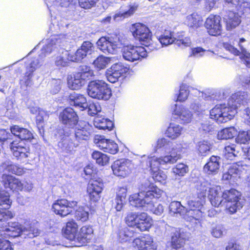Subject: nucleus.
<instances>
[{
  "label": "nucleus",
  "mask_w": 250,
  "mask_h": 250,
  "mask_svg": "<svg viewBox=\"0 0 250 250\" xmlns=\"http://www.w3.org/2000/svg\"><path fill=\"white\" fill-rule=\"evenodd\" d=\"M86 54L81 48H79L75 53H70V61L78 62L83 59Z\"/></svg>",
  "instance_id": "69168bd1"
},
{
  "label": "nucleus",
  "mask_w": 250,
  "mask_h": 250,
  "mask_svg": "<svg viewBox=\"0 0 250 250\" xmlns=\"http://www.w3.org/2000/svg\"><path fill=\"white\" fill-rule=\"evenodd\" d=\"M211 145L208 141H202L198 143L197 149L198 152L202 156H205L208 154Z\"/></svg>",
  "instance_id": "6e6d98bb"
},
{
  "label": "nucleus",
  "mask_w": 250,
  "mask_h": 250,
  "mask_svg": "<svg viewBox=\"0 0 250 250\" xmlns=\"http://www.w3.org/2000/svg\"><path fill=\"white\" fill-rule=\"evenodd\" d=\"M246 104L245 96L240 93L233 94L228 101V106L218 104L210 111L211 119L218 123H223L231 120L237 112V109Z\"/></svg>",
  "instance_id": "f257e3e1"
},
{
  "label": "nucleus",
  "mask_w": 250,
  "mask_h": 250,
  "mask_svg": "<svg viewBox=\"0 0 250 250\" xmlns=\"http://www.w3.org/2000/svg\"><path fill=\"white\" fill-rule=\"evenodd\" d=\"M221 18L219 16L210 15L206 19L205 26L208 33L211 36L220 35L222 31Z\"/></svg>",
  "instance_id": "4468645a"
},
{
  "label": "nucleus",
  "mask_w": 250,
  "mask_h": 250,
  "mask_svg": "<svg viewBox=\"0 0 250 250\" xmlns=\"http://www.w3.org/2000/svg\"><path fill=\"white\" fill-rule=\"evenodd\" d=\"M238 152V150H236L235 145L231 144L225 146L224 156L228 160H232Z\"/></svg>",
  "instance_id": "49530a36"
},
{
  "label": "nucleus",
  "mask_w": 250,
  "mask_h": 250,
  "mask_svg": "<svg viewBox=\"0 0 250 250\" xmlns=\"http://www.w3.org/2000/svg\"><path fill=\"white\" fill-rule=\"evenodd\" d=\"M226 20L227 28L231 30L238 25L240 23V18L233 13H230Z\"/></svg>",
  "instance_id": "c03bdc74"
},
{
  "label": "nucleus",
  "mask_w": 250,
  "mask_h": 250,
  "mask_svg": "<svg viewBox=\"0 0 250 250\" xmlns=\"http://www.w3.org/2000/svg\"><path fill=\"white\" fill-rule=\"evenodd\" d=\"M153 224L151 217L146 212H140L136 229L143 231L148 230Z\"/></svg>",
  "instance_id": "cd10ccee"
},
{
  "label": "nucleus",
  "mask_w": 250,
  "mask_h": 250,
  "mask_svg": "<svg viewBox=\"0 0 250 250\" xmlns=\"http://www.w3.org/2000/svg\"><path fill=\"white\" fill-rule=\"evenodd\" d=\"M189 94L188 87L185 84H182L180 86L179 93L177 97L176 101L184 102L188 97Z\"/></svg>",
  "instance_id": "052dcab7"
},
{
  "label": "nucleus",
  "mask_w": 250,
  "mask_h": 250,
  "mask_svg": "<svg viewBox=\"0 0 250 250\" xmlns=\"http://www.w3.org/2000/svg\"><path fill=\"white\" fill-rule=\"evenodd\" d=\"M158 40L163 45L165 46L175 43V38L173 37V34L169 31L161 36Z\"/></svg>",
  "instance_id": "8fccbe9b"
},
{
  "label": "nucleus",
  "mask_w": 250,
  "mask_h": 250,
  "mask_svg": "<svg viewBox=\"0 0 250 250\" xmlns=\"http://www.w3.org/2000/svg\"><path fill=\"white\" fill-rule=\"evenodd\" d=\"M75 137L78 142L88 139L91 132V126L85 122H80L75 131Z\"/></svg>",
  "instance_id": "5701e85b"
},
{
  "label": "nucleus",
  "mask_w": 250,
  "mask_h": 250,
  "mask_svg": "<svg viewBox=\"0 0 250 250\" xmlns=\"http://www.w3.org/2000/svg\"><path fill=\"white\" fill-rule=\"evenodd\" d=\"M59 119L62 124L72 127L78 122V116L76 112L71 108H66L60 112Z\"/></svg>",
  "instance_id": "aec40b11"
},
{
  "label": "nucleus",
  "mask_w": 250,
  "mask_h": 250,
  "mask_svg": "<svg viewBox=\"0 0 250 250\" xmlns=\"http://www.w3.org/2000/svg\"><path fill=\"white\" fill-rule=\"evenodd\" d=\"M133 245L138 250H156L157 249L153 238L148 235L135 238L133 241Z\"/></svg>",
  "instance_id": "6ab92c4d"
},
{
  "label": "nucleus",
  "mask_w": 250,
  "mask_h": 250,
  "mask_svg": "<svg viewBox=\"0 0 250 250\" xmlns=\"http://www.w3.org/2000/svg\"><path fill=\"white\" fill-rule=\"evenodd\" d=\"M89 213L83 207H79L75 211V217L77 220L85 222L88 219Z\"/></svg>",
  "instance_id": "bf43d9fd"
},
{
  "label": "nucleus",
  "mask_w": 250,
  "mask_h": 250,
  "mask_svg": "<svg viewBox=\"0 0 250 250\" xmlns=\"http://www.w3.org/2000/svg\"><path fill=\"white\" fill-rule=\"evenodd\" d=\"M236 131L233 127L226 128L219 131L217 135L219 139H229L232 138Z\"/></svg>",
  "instance_id": "a18cd8bd"
},
{
  "label": "nucleus",
  "mask_w": 250,
  "mask_h": 250,
  "mask_svg": "<svg viewBox=\"0 0 250 250\" xmlns=\"http://www.w3.org/2000/svg\"><path fill=\"white\" fill-rule=\"evenodd\" d=\"M137 7L134 6H130L128 9L124 11H120L117 12L114 16L113 19L115 21L127 18L132 16L136 11Z\"/></svg>",
  "instance_id": "ea45409f"
},
{
  "label": "nucleus",
  "mask_w": 250,
  "mask_h": 250,
  "mask_svg": "<svg viewBox=\"0 0 250 250\" xmlns=\"http://www.w3.org/2000/svg\"><path fill=\"white\" fill-rule=\"evenodd\" d=\"M134 232L128 228L125 227L120 229L117 232V238L121 243L129 241L134 236Z\"/></svg>",
  "instance_id": "c9c22d12"
},
{
  "label": "nucleus",
  "mask_w": 250,
  "mask_h": 250,
  "mask_svg": "<svg viewBox=\"0 0 250 250\" xmlns=\"http://www.w3.org/2000/svg\"><path fill=\"white\" fill-rule=\"evenodd\" d=\"M110 58L105 57L104 56H100L93 62V65L99 69L105 68L107 65L110 62Z\"/></svg>",
  "instance_id": "09e8293b"
},
{
  "label": "nucleus",
  "mask_w": 250,
  "mask_h": 250,
  "mask_svg": "<svg viewBox=\"0 0 250 250\" xmlns=\"http://www.w3.org/2000/svg\"><path fill=\"white\" fill-rule=\"evenodd\" d=\"M123 58L128 61L134 62L147 56V50L142 46L127 45L122 49Z\"/></svg>",
  "instance_id": "9d476101"
},
{
  "label": "nucleus",
  "mask_w": 250,
  "mask_h": 250,
  "mask_svg": "<svg viewBox=\"0 0 250 250\" xmlns=\"http://www.w3.org/2000/svg\"><path fill=\"white\" fill-rule=\"evenodd\" d=\"M78 146V141H72L71 137H65L58 143V146L62 151L66 153L72 152Z\"/></svg>",
  "instance_id": "2f4dec72"
},
{
  "label": "nucleus",
  "mask_w": 250,
  "mask_h": 250,
  "mask_svg": "<svg viewBox=\"0 0 250 250\" xmlns=\"http://www.w3.org/2000/svg\"><path fill=\"white\" fill-rule=\"evenodd\" d=\"M200 189L205 194L207 191L208 192V197L212 206L218 207L224 204L220 186L211 185L206 181L201 184Z\"/></svg>",
  "instance_id": "6e6552de"
},
{
  "label": "nucleus",
  "mask_w": 250,
  "mask_h": 250,
  "mask_svg": "<svg viewBox=\"0 0 250 250\" xmlns=\"http://www.w3.org/2000/svg\"><path fill=\"white\" fill-rule=\"evenodd\" d=\"M1 178L5 188L16 191L23 189V184L19 179L7 174H3Z\"/></svg>",
  "instance_id": "412c9836"
},
{
  "label": "nucleus",
  "mask_w": 250,
  "mask_h": 250,
  "mask_svg": "<svg viewBox=\"0 0 250 250\" xmlns=\"http://www.w3.org/2000/svg\"><path fill=\"white\" fill-rule=\"evenodd\" d=\"M173 114L177 116L183 123H188L191 121L192 114L187 108L182 106H178L177 104L174 105Z\"/></svg>",
  "instance_id": "393cba45"
},
{
  "label": "nucleus",
  "mask_w": 250,
  "mask_h": 250,
  "mask_svg": "<svg viewBox=\"0 0 250 250\" xmlns=\"http://www.w3.org/2000/svg\"><path fill=\"white\" fill-rule=\"evenodd\" d=\"M70 61V53L67 51L62 50L55 59V64L58 67H64L68 64Z\"/></svg>",
  "instance_id": "f704fd0d"
},
{
  "label": "nucleus",
  "mask_w": 250,
  "mask_h": 250,
  "mask_svg": "<svg viewBox=\"0 0 250 250\" xmlns=\"http://www.w3.org/2000/svg\"><path fill=\"white\" fill-rule=\"evenodd\" d=\"M92 157L101 166L106 165L109 160V157L106 154L98 151H95L92 153Z\"/></svg>",
  "instance_id": "37998d69"
},
{
  "label": "nucleus",
  "mask_w": 250,
  "mask_h": 250,
  "mask_svg": "<svg viewBox=\"0 0 250 250\" xmlns=\"http://www.w3.org/2000/svg\"><path fill=\"white\" fill-rule=\"evenodd\" d=\"M182 130V128L180 125L171 123L168 127L166 134L168 137L172 139H175L180 136Z\"/></svg>",
  "instance_id": "e433bc0d"
},
{
  "label": "nucleus",
  "mask_w": 250,
  "mask_h": 250,
  "mask_svg": "<svg viewBox=\"0 0 250 250\" xmlns=\"http://www.w3.org/2000/svg\"><path fill=\"white\" fill-rule=\"evenodd\" d=\"M87 91L90 97L98 100H107L111 95V91L106 83L99 80L89 82Z\"/></svg>",
  "instance_id": "423d86ee"
},
{
  "label": "nucleus",
  "mask_w": 250,
  "mask_h": 250,
  "mask_svg": "<svg viewBox=\"0 0 250 250\" xmlns=\"http://www.w3.org/2000/svg\"><path fill=\"white\" fill-rule=\"evenodd\" d=\"M11 131L15 136H18L21 140H31L33 138L32 133L26 128L14 125L11 127Z\"/></svg>",
  "instance_id": "7c9ffc66"
},
{
  "label": "nucleus",
  "mask_w": 250,
  "mask_h": 250,
  "mask_svg": "<svg viewBox=\"0 0 250 250\" xmlns=\"http://www.w3.org/2000/svg\"><path fill=\"white\" fill-rule=\"evenodd\" d=\"M163 193V191L161 189L153 188L146 193L142 192L131 195L129 199V202L136 207H144L147 209L154 203L153 200L159 198Z\"/></svg>",
  "instance_id": "7ed1b4c3"
},
{
  "label": "nucleus",
  "mask_w": 250,
  "mask_h": 250,
  "mask_svg": "<svg viewBox=\"0 0 250 250\" xmlns=\"http://www.w3.org/2000/svg\"><path fill=\"white\" fill-rule=\"evenodd\" d=\"M62 82L61 79H53L50 82V86L51 92L53 94L57 93L61 88Z\"/></svg>",
  "instance_id": "338daca9"
},
{
  "label": "nucleus",
  "mask_w": 250,
  "mask_h": 250,
  "mask_svg": "<svg viewBox=\"0 0 250 250\" xmlns=\"http://www.w3.org/2000/svg\"><path fill=\"white\" fill-rule=\"evenodd\" d=\"M185 22L190 27L197 28L202 24V19L198 14L193 13L187 17Z\"/></svg>",
  "instance_id": "58836bf2"
},
{
  "label": "nucleus",
  "mask_w": 250,
  "mask_h": 250,
  "mask_svg": "<svg viewBox=\"0 0 250 250\" xmlns=\"http://www.w3.org/2000/svg\"><path fill=\"white\" fill-rule=\"evenodd\" d=\"M10 147L13 156L18 161L24 162L29 157V147L21 141H13Z\"/></svg>",
  "instance_id": "f8f14e48"
},
{
  "label": "nucleus",
  "mask_w": 250,
  "mask_h": 250,
  "mask_svg": "<svg viewBox=\"0 0 250 250\" xmlns=\"http://www.w3.org/2000/svg\"><path fill=\"white\" fill-rule=\"evenodd\" d=\"M134 37L142 42L146 46L151 43V34L149 28L145 24L136 23L132 25L131 28Z\"/></svg>",
  "instance_id": "1a4fd4ad"
},
{
  "label": "nucleus",
  "mask_w": 250,
  "mask_h": 250,
  "mask_svg": "<svg viewBox=\"0 0 250 250\" xmlns=\"http://www.w3.org/2000/svg\"><path fill=\"white\" fill-rule=\"evenodd\" d=\"M78 226L74 221L66 223L64 230L65 237L70 240H77L78 236Z\"/></svg>",
  "instance_id": "c85d7f7f"
},
{
  "label": "nucleus",
  "mask_w": 250,
  "mask_h": 250,
  "mask_svg": "<svg viewBox=\"0 0 250 250\" xmlns=\"http://www.w3.org/2000/svg\"><path fill=\"white\" fill-rule=\"evenodd\" d=\"M40 61L38 58H34L27 67V71L25 73V76L27 77V80H29L33 72L40 66Z\"/></svg>",
  "instance_id": "603ef678"
},
{
  "label": "nucleus",
  "mask_w": 250,
  "mask_h": 250,
  "mask_svg": "<svg viewBox=\"0 0 250 250\" xmlns=\"http://www.w3.org/2000/svg\"><path fill=\"white\" fill-rule=\"evenodd\" d=\"M204 209H187L184 218L187 221L193 222L195 221L200 222L204 217Z\"/></svg>",
  "instance_id": "c756f323"
},
{
  "label": "nucleus",
  "mask_w": 250,
  "mask_h": 250,
  "mask_svg": "<svg viewBox=\"0 0 250 250\" xmlns=\"http://www.w3.org/2000/svg\"><path fill=\"white\" fill-rule=\"evenodd\" d=\"M147 210L151 211L153 213L157 215H161L164 212V208L163 206L160 204H154L153 203L151 205V207H150Z\"/></svg>",
  "instance_id": "774afa93"
},
{
  "label": "nucleus",
  "mask_w": 250,
  "mask_h": 250,
  "mask_svg": "<svg viewBox=\"0 0 250 250\" xmlns=\"http://www.w3.org/2000/svg\"><path fill=\"white\" fill-rule=\"evenodd\" d=\"M65 39L63 35H53L51 37L48 43L44 46L41 50L39 57L42 59L49 54L53 50L60 46L61 43Z\"/></svg>",
  "instance_id": "4be33fe9"
},
{
  "label": "nucleus",
  "mask_w": 250,
  "mask_h": 250,
  "mask_svg": "<svg viewBox=\"0 0 250 250\" xmlns=\"http://www.w3.org/2000/svg\"><path fill=\"white\" fill-rule=\"evenodd\" d=\"M111 168L115 175L125 177L131 172L133 165L128 159H121L115 161L112 165Z\"/></svg>",
  "instance_id": "9b49d317"
},
{
  "label": "nucleus",
  "mask_w": 250,
  "mask_h": 250,
  "mask_svg": "<svg viewBox=\"0 0 250 250\" xmlns=\"http://www.w3.org/2000/svg\"><path fill=\"white\" fill-rule=\"evenodd\" d=\"M94 143L100 149L110 154H115L119 150L118 145L116 143L105 139L103 136L96 135Z\"/></svg>",
  "instance_id": "2eb2a0df"
},
{
  "label": "nucleus",
  "mask_w": 250,
  "mask_h": 250,
  "mask_svg": "<svg viewBox=\"0 0 250 250\" xmlns=\"http://www.w3.org/2000/svg\"><path fill=\"white\" fill-rule=\"evenodd\" d=\"M127 71V68L123 65L121 63L113 64L111 67L106 70L105 75L107 80L114 83L118 81Z\"/></svg>",
  "instance_id": "f3484780"
},
{
  "label": "nucleus",
  "mask_w": 250,
  "mask_h": 250,
  "mask_svg": "<svg viewBox=\"0 0 250 250\" xmlns=\"http://www.w3.org/2000/svg\"><path fill=\"white\" fill-rule=\"evenodd\" d=\"M127 191L126 187H120L117 190L115 199V208L118 211H121L126 204Z\"/></svg>",
  "instance_id": "a878e982"
},
{
  "label": "nucleus",
  "mask_w": 250,
  "mask_h": 250,
  "mask_svg": "<svg viewBox=\"0 0 250 250\" xmlns=\"http://www.w3.org/2000/svg\"><path fill=\"white\" fill-rule=\"evenodd\" d=\"M172 145V143L171 142H170L169 141H168L167 139L164 138H161V139H159L158 140V141L157 142L156 147L157 148L164 147V148L165 149V150L167 151V148L170 146H171V150H172V147L173 146H175L176 145H180L181 147V151H182V147L180 144H176L174 145ZM172 150H171L169 152V153H168L169 155H170V152Z\"/></svg>",
  "instance_id": "5fc2aeb1"
},
{
  "label": "nucleus",
  "mask_w": 250,
  "mask_h": 250,
  "mask_svg": "<svg viewBox=\"0 0 250 250\" xmlns=\"http://www.w3.org/2000/svg\"><path fill=\"white\" fill-rule=\"evenodd\" d=\"M3 171L6 173L21 175L24 173V168L18 164H14L10 161H6L1 165Z\"/></svg>",
  "instance_id": "bb28decb"
},
{
  "label": "nucleus",
  "mask_w": 250,
  "mask_h": 250,
  "mask_svg": "<svg viewBox=\"0 0 250 250\" xmlns=\"http://www.w3.org/2000/svg\"><path fill=\"white\" fill-rule=\"evenodd\" d=\"M22 227L18 224H16L14 226H9L8 228H6V234L13 238L19 236L23 237L22 235Z\"/></svg>",
  "instance_id": "a19ab883"
},
{
  "label": "nucleus",
  "mask_w": 250,
  "mask_h": 250,
  "mask_svg": "<svg viewBox=\"0 0 250 250\" xmlns=\"http://www.w3.org/2000/svg\"><path fill=\"white\" fill-rule=\"evenodd\" d=\"M93 230L92 228L89 226L83 227L78 233L77 237L78 241H83V239H89L91 235L93 233Z\"/></svg>",
  "instance_id": "de8ad7c7"
},
{
  "label": "nucleus",
  "mask_w": 250,
  "mask_h": 250,
  "mask_svg": "<svg viewBox=\"0 0 250 250\" xmlns=\"http://www.w3.org/2000/svg\"><path fill=\"white\" fill-rule=\"evenodd\" d=\"M11 203L9 194L4 190L0 191V206H5V208H7Z\"/></svg>",
  "instance_id": "e2e57ef3"
},
{
  "label": "nucleus",
  "mask_w": 250,
  "mask_h": 250,
  "mask_svg": "<svg viewBox=\"0 0 250 250\" xmlns=\"http://www.w3.org/2000/svg\"><path fill=\"white\" fill-rule=\"evenodd\" d=\"M246 40L244 38L237 39L236 40L231 39L229 40V42H224L223 43V47L234 55L238 56L240 54V51L232 44H234V42L237 43L241 50L242 61L247 67L250 68V53L247 52L242 44Z\"/></svg>",
  "instance_id": "0eeeda50"
},
{
  "label": "nucleus",
  "mask_w": 250,
  "mask_h": 250,
  "mask_svg": "<svg viewBox=\"0 0 250 250\" xmlns=\"http://www.w3.org/2000/svg\"><path fill=\"white\" fill-rule=\"evenodd\" d=\"M187 205L188 207L187 209H193V208L204 209L202 202L198 198L189 197L187 198Z\"/></svg>",
  "instance_id": "864d4df0"
},
{
  "label": "nucleus",
  "mask_w": 250,
  "mask_h": 250,
  "mask_svg": "<svg viewBox=\"0 0 250 250\" xmlns=\"http://www.w3.org/2000/svg\"><path fill=\"white\" fill-rule=\"evenodd\" d=\"M223 199L224 204L221 205V206H224L231 214L243 207L241 194L236 189L225 190L223 193Z\"/></svg>",
  "instance_id": "39448f33"
},
{
  "label": "nucleus",
  "mask_w": 250,
  "mask_h": 250,
  "mask_svg": "<svg viewBox=\"0 0 250 250\" xmlns=\"http://www.w3.org/2000/svg\"><path fill=\"white\" fill-rule=\"evenodd\" d=\"M98 48L104 53L116 54L120 44L113 40L112 38L102 37L97 42Z\"/></svg>",
  "instance_id": "dca6fc26"
},
{
  "label": "nucleus",
  "mask_w": 250,
  "mask_h": 250,
  "mask_svg": "<svg viewBox=\"0 0 250 250\" xmlns=\"http://www.w3.org/2000/svg\"><path fill=\"white\" fill-rule=\"evenodd\" d=\"M188 171V167L183 163L178 164L172 168V172L179 176H184Z\"/></svg>",
  "instance_id": "13d9d810"
},
{
  "label": "nucleus",
  "mask_w": 250,
  "mask_h": 250,
  "mask_svg": "<svg viewBox=\"0 0 250 250\" xmlns=\"http://www.w3.org/2000/svg\"><path fill=\"white\" fill-rule=\"evenodd\" d=\"M181 147L180 145H176L172 147L170 155H166L163 157L158 158L151 157L149 158V167L153 179L157 182L163 183L167 178L165 172L159 169L161 165L166 164H172L176 163L181 158Z\"/></svg>",
  "instance_id": "f03ea898"
},
{
  "label": "nucleus",
  "mask_w": 250,
  "mask_h": 250,
  "mask_svg": "<svg viewBox=\"0 0 250 250\" xmlns=\"http://www.w3.org/2000/svg\"><path fill=\"white\" fill-rule=\"evenodd\" d=\"M69 103L72 105L79 107L83 109L87 108L88 106L86 98L82 95L75 93L70 96Z\"/></svg>",
  "instance_id": "473e14b6"
},
{
  "label": "nucleus",
  "mask_w": 250,
  "mask_h": 250,
  "mask_svg": "<svg viewBox=\"0 0 250 250\" xmlns=\"http://www.w3.org/2000/svg\"><path fill=\"white\" fill-rule=\"evenodd\" d=\"M76 201H68L66 199H62L57 200L52 205V209L57 214L61 216H65L70 214L72 208L76 207Z\"/></svg>",
  "instance_id": "ddd939ff"
},
{
  "label": "nucleus",
  "mask_w": 250,
  "mask_h": 250,
  "mask_svg": "<svg viewBox=\"0 0 250 250\" xmlns=\"http://www.w3.org/2000/svg\"><path fill=\"white\" fill-rule=\"evenodd\" d=\"M183 235L179 231H176L171 237V246L174 249L181 248L184 244Z\"/></svg>",
  "instance_id": "79ce46f5"
},
{
  "label": "nucleus",
  "mask_w": 250,
  "mask_h": 250,
  "mask_svg": "<svg viewBox=\"0 0 250 250\" xmlns=\"http://www.w3.org/2000/svg\"><path fill=\"white\" fill-rule=\"evenodd\" d=\"M210 233L213 237L220 238H222L227 233V230L223 226L217 225L212 227Z\"/></svg>",
  "instance_id": "3c124183"
},
{
  "label": "nucleus",
  "mask_w": 250,
  "mask_h": 250,
  "mask_svg": "<svg viewBox=\"0 0 250 250\" xmlns=\"http://www.w3.org/2000/svg\"><path fill=\"white\" fill-rule=\"evenodd\" d=\"M93 75V71L89 67L86 65L81 66L78 72L68 76V86L71 89H78L84 84L86 80Z\"/></svg>",
  "instance_id": "20e7f679"
},
{
  "label": "nucleus",
  "mask_w": 250,
  "mask_h": 250,
  "mask_svg": "<svg viewBox=\"0 0 250 250\" xmlns=\"http://www.w3.org/2000/svg\"><path fill=\"white\" fill-rule=\"evenodd\" d=\"M250 141V133L248 131L239 132L237 138L236 142L238 144H246L248 141Z\"/></svg>",
  "instance_id": "0e129e2a"
},
{
  "label": "nucleus",
  "mask_w": 250,
  "mask_h": 250,
  "mask_svg": "<svg viewBox=\"0 0 250 250\" xmlns=\"http://www.w3.org/2000/svg\"><path fill=\"white\" fill-rule=\"evenodd\" d=\"M185 207L181 203L178 201L172 202L169 206V211L174 214L178 213L182 214L184 212Z\"/></svg>",
  "instance_id": "4d7b16f0"
},
{
  "label": "nucleus",
  "mask_w": 250,
  "mask_h": 250,
  "mask_svg": "<svg viewBox=\"0 0 250 250\" xmlns=\"http://www.w3.org/2000/svg\"><path fill=\"white\" fill-rule=\"evenodd\" d=\"M103 186L102 180L100 178L89 181L87 190L91 201L95 202L99 200Z\"/></svg>",
  "instance_id": "a211bd4d"
},
{
  "label": "nucleus",
  "mask_w": 250,
  "mask_h": 250,
  "mask_svg": "<svg viewBox=\"0 0 250 250\" xmlns=\"http://www.w3.org/2000/svg\"><path fill=\"white\" fill-rule=\"evenodd\" d=\"M140 212L129 211L126 213L125 218L126 224L130 227L136 228L137 225Z\"/></svg>",
  "instance_id": "4c0bfd02"
},
{
  "label": "nucleus",
  "mask_w": 250,
  "mask_h": 250,
  "mask_svg": "<svg viewBox=\"0 0 250 250\" xmlns=\"http://www.w3.org/2000/svg\"><path fill=\"white\" fill-rule=\"evenodd\" d=\"M220 166V158L216 156H212L205 165L204 170L208 174L215 175L218 172Z\"/></svg>",
  "instance_id": "b1692460"
},
{
  "label": "nucleus",
  "mask_w": 250,
  "mask_h": 250,
  "mask_svg": "<svg viewBox=\"0 0 250 250\" xmlns=\"http://www.w3.org/2000/svg\"><path fill=\"white\" fill-rule=\"evenodd\" d=\"M243 169L242 164L239 163L233 164L230 166L228 171L229 174H231L233 177H235L236 175H240Z\"/></svg>",
  "instance_id": "680f3d73"
},
{
  "label": "nucleus",
  "mask_w": 250,
  "mask_h": 250,
  "mask_svg": "<svg viewBox=\"0 0 250 250\" xmlns=\"http://www.w3.org/2000/svg\"><path fill=\"white\" fill-rule=\"evenodd\" d=\"M22 235L24 238H33L41 233V230L34 224L22 227Z\"/></svg>",
  "instance_id": "72a5a7b5"
}]
</instances>
